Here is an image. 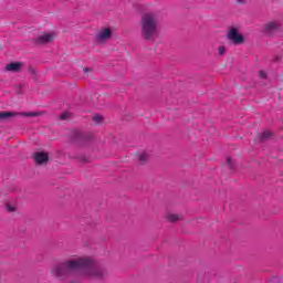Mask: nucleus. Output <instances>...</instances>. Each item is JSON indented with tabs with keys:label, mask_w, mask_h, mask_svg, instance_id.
Wrapping results in <instances>:
<instances>
[{
	"label": "nucleus",
	"mask_w": 283,
	"mask_h": 283,
	"mask_svg": "<svg viewBox=\"0 0 283 283\" xmlns=\"http://www.w3.org/2000/svg\"><path fill=\"white\" fill-rule=\"evenodd\" d=\"M51 273L67 283H81L83 275L86 277H103L105 271L92 258L84 256L60 263L51 270Z\"/></svg>",
	"instance_id": "1"
},
{
	"label": "nucleus",
	"mask_w": 283,
	"mask_h": 283,
	"mask_svg": "<svg viewBox=\"0 0 283 283\" xmlns=\"http://www.w3.org/2000/svg\"><path fill=\"white\" fill-rule=\"evenodd\" d=\"M140 28L144 39L151 41L158 34V15L153 12L144 13L140 20Z\"/></svg>",
	"instance_id": "2"
},
{
	"label": "nucleus",
	"mask_w": 283,
	"mask_h": 283,
	"mask_svg": "<svg viewBox=\"0 0 283 283\" xmlns=\"http://www.w3.org/2000/svg\"><path fill=\"white\" fill-rule=\"evenodd\" d=\"M227 39L234 45H242L244 43V35L240 33L238 28H231L227 33Z\"/></svg>",
	"instance_id": "3"
},
{
	"label": "nucleus",
	"mask_w": 283,
	"mask_h": 283,
	"mask_svg": "<svg viewBox=\"0 0 283 283\" xmlns=\"http://www.w3.org/2000/svg\"><path fill=\"white\" fill-rule=\"evenodd\" d=\"M54 32H46L36 38V43L40 45H48V43L54 42Z\"/></svg>",
	"instance_id": "4"
},
{
	"label": "nucleus",
	"mask_w": 283,
	"mask_h": 283,
	"mask_svg": "<svg viewBox=\"0 0 283 283\" xmlns=\"http://www.w3.org/2000/svg\"><path fill=\"white\" fill-rule=\"evenodd\" d=\"M96 39L99 43H105V41H109L112 39V29L104 28L98 31Z\"/></svg>",
	"instance_id": "5"
},
{
	"label": "nucleus",
	"mask_w": 283,
	"mask_h": 283,
	"mask_svg": "<svg viewBox=\"0 0 283 283\" xmlns=\"http://www.w3.org/2000/svg\"><path fill=\"white\" fill-rule=\"evenodd\" d=\"M21 70H23V63L22 62H11V63L6 65V71L7 72L19 73V72H21Z\"/></svg>",
	"instance_id": "6"
},
{
	"label": "nucleus",
	"mask_w": 283,
	"mask_h": 283,
	"mask_svg": "<svg viewBox=\"0 0 283 283\" xmlns=\"http://www.w3.org/2000/svg\"><path fill=\"white\" fill-rule=\"evenodd\" d=\"M49 159L48 153H36L35 154V163H38V165H43L44 163H46Z\"/></svg>",
	"instance_id": "7"
},
{
	"label": "nucleus",
	"mask_w": 283,
	"mask_h": 283,
	"mask_svg": "<svg viewBox=\"0 0 283 283\" xmlns=\"http://www.w3.org/2000/svg\"><path fill=\"white\" fill-rule=\"evenodd\" d=\"M280 29V23L277 21L270 22L265 25V32L271 34V32H275V30Z\"/></svg>",
	"instance_id": "8"
},
{
	"label": "nucleus",
	"mask_w": 283,
	"mask_h": 283,
	"mask_svg": "<svg viewBox=\"0 0 283 283\" xmlns=\"http://www.w3.org/2000/svg\"><path fill=\"white\" fill-rule=\"evenodd\" d=\"M273 137V133H271L270 130H265L260 135V140L264 142V140H269V138Z\"/></svg>",
	"instance_id": "9"
},
{
	"label": "nucleus",
	"mask_w": 283,
	"mask_h": 283,
	"mask_svg": "<svg viewBox=\"0 0 283 283\" xmlns=\"http://www.w3.org/2000/svg\"><path fill=\"white\" fill-rule=\"evenodd\" d=\"M10 116H17V113L0 112V120H6V118H10Z\"/></svg>",
	"instance_id": "10"
},
{
	"label": "nucleus",
	"mask_w": 283,
	"mask_h": 283,
	"mask_svg": "<svg viewBox=\"0 0 283 283\" xmlns=\"http://www.w3.org/2000/svg\"><path fill=\"white\" fill-rule=\"evenodd\" d=\"M147 158H149V154H147V151L139 153V161L140 163H146Z\"/></svg>",
	"instance_id": "11"
},
{
	"label": "nucleus",
	"mask_w": 283,
	"mask_h": 283,
	"mask_svg": "<svg viewBox=\"0 0 283 283\" xmlns=\"http://www.w3.org/2000/svg\"><path fill=\"white\" fill-rule=\"evenodd\" d=\"M167 218H168L169 222H178V220H180V216L174 214V213L168 214Z\"/></svg>",
	"instance_id": "12"
},
{
	"label": "nucleus",
	"mask_w": 283,
	"mask_h": 283,
	"mask_svg": "<svg viewBox=\"0 0 283 283\" xmlns=\"http://www.w3.org/2000/svg\"><path fill=\"white\" fill-rule=\"evenodd\" d=\"M21 116H27V117H32V116H40L41 113H36V112H29V113H20Z\"/></svg>",
	"instance_id": "13"
},
{
	"label": "nucleus",
	"mask_w": 283,
	"mask_h": 283,
	"mask_svg": "<svg viewBox=\"0 0 283 283\" xmlns=\"http://www.w3.org/2000/svg\"><path fill=\"white\" fill-rule=\"evenodd\" d=\"M218 52H219V55H220V56H223V54L227 53V48H224V46H219Z\"/></svg>",
	"instance_id": "14"
},
{
	"label": "nucleus",
	"mask_w": 283,
	"mask_h": 283,
	"mask_svg": "<svg viewBox=\"0 0 283 283\" xmlns=\"http://www.w3.org/2000/svg\"><path fill=\"white\" fill-rule=\"evenodd\" d=\"M93 120H95V123H101V120H103V116L102 115H94Z\"/></svg>",
	"instance_id": "15"
},
{
	"label": "nucleus",
	"mask_w": 283,
	"mask_h": 283,
	"mask_svg": "<svg viewBox=\"0 0 283 283\" xmlns=\"http://www.w3.org/2000/svg\"><path fill=\"white\" fill-rule=\"evenodd\" d=\"M259 76H260V78H266V72L260 71Z\"/></svg>",
	"instance_id": "16"
},
{
	"label": "nucleus",
	"mask_w": 283,
	"mask_h": 283,
	"mask_svg": "<svg viewBox=\"0 0 283 283\" xmlns=\"http://www.w3.org/2000/svg\"><path fill=\"white\" fill-rule=\"evenodd\" d=\"M69 117H70V113H63L61 115L62 120H66V118H69Z\"/></svg>",
	"instance_id": "17"
},
{
	"label": "nucleus",
	"mask_w": 283,
	"mask_h": 283,
	"mask_svg": "<svg viewBox=\"0 0 283 283\" xmlns=\"http://www.w3.org/2000/svg\"><path fill=\"white\" fill-rule=\"evenodd\" d=\"M228 165L231 167V169H233V159L228 158Z\"/></svg>",
	"instance_id": "18"
},
{
	"label": "nucleus",
	"mask_w": 283,
	"mask_h": 283,
	"mask_svg": "<svg viewBox=\"0 0 283 283\" xmlns=\"http://www.w3.org/2000/svg\"><path fill=\"white\" fill-rule=\"evenodd\" d=\"M8 211H14V207L8 206L7 207Z\"/></svg>",
	"instance_id": "19"
},
{
	"label": "nucleus",
	"mask_w": 283,
	"mask_h": 283,
	"mask_svg": "<svg viewBox=\"0 0 283 283\" xmlns=\"http://www.w3.org/2000/svg\"><path fill=\"white\" fill-rule=\"evenodd\" d=\"M238 3H247V0H237Z\"/></svg>",
	"instance_id": "20"
},
{
	"label": "nucleus",
	"mask_w": 283,
	"mask_h": 283,
	"mask_svg": "<svg viewBox=\"0 0 283 283\" xmlns=\"http://www.w3.org/2000/svg\"><path fill=\"white\" fill-rule=\"evenodd\" d=\"M84 72H85V73L90 72V69H84Z\"/></svg>",
	"instance_id": "21"
},
{
	"label": "nucleus",
	"mask_w": 283,
	"mask_h": 283,
	"mask_svg": "<svg viewBox=\"0 0 283 283\" xmlns=\"http://www.w3.org/2000/svg\"><path fill=\"white\" fill-rule=\"evenodd\" d=\"M83 163H87V159H83Z\"/></svg>",
	"instance_id": "22"
}]
</instances>
